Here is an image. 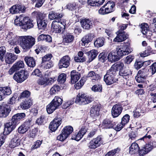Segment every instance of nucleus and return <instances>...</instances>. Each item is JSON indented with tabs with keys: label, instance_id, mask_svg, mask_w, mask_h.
<instances>
[{
	"label": "nucleus",
	"instance_id": "nucleus-1",
	"mask_svg": "<svg viewBox=\"0 0 156 156\" xmlns=\"http://www.w3.org/2000/svg\"><path fill=\"white\" fill-rule=\"evenodd\" d=\"M130 44L128 42H124L117 46L116 50H112L107 56L106 52H103L98 56L99 61L105 62L107 59L112 62H115L119 60L124 55H127L131 52Z\"/></svg>",
	"mask_w": 156,
	"mask_h": 156
},
{
	"label": "nucleus",
	"instance_id": "nucleus-14",
	"mask_svg": "<svg viewBox=\"0 0 156 156\" xmlns=\"http://www.w3.org/2000/svg\"><path fill=\"white\" fill-rule=\"evenodd\" d=\"M101 105L98 103H95L90 108V115L93 119H95L100 115Z\"/></svg>",
	"mask_w": 156,
	"mask_h": 156
},
{
	"label": "nucleus",
	"instance_id": "nucleus-28",
	"mask_svg": "<svg viewBox=\"0 0 156 156\" xmlns=\"http://www.w3.org/2000/svg\"><path fill=\"white\" fill-rule=\"evenodd\" d=\"M94 37V35L92 33H89L86 35L81 39V45L84 46L86 44H87L91 42Z\"/></svg>",
	"mask_w": 156,
	"mask_h": 156
},
{
	"label": "nucleus",
	"instance_id": "nucleus-32",
	"mask_svg": "<svg viewBox=\"0 0 156 156\" xmlns=\"http://www.w3.org/2000/svg\"><path fill=\"white\" fill-rule=\"evenodd\" d=\"M80 23L81 26L84 29L88 30L93 27L92 22L89 19L81 20Z\"/></svg>",
	"mask_w": 156,
	"mask_h": 156
},
{
	"label": "nucleus",
	"instance_id": "nucleus-61",
	"mask_svg": "<svg viewBox=\"0 0 156 156\" xmlns=\"http://www.w3.org/2000/svg\"><path fill=\"white\" fill-rule=\"evenodd\" d=\"M140 26L141 29V32L142 34L144 33L145 30H147L149 28L148 24L146 23H141Z\"/></svg>",
	"mask_w": 156,
	"mask_h": 156
},
{
	"label": "nucleus",
	"instance_id": "nucleus-53",
	"mask_svg": "<svg viewBox=\"0 0 156 156\" xmlns=\"http://www.w3.org/2000/svg\"><path fill=\"white\" fill-rule=\"evenodd\" d=\"M31 1L32 4L36 3L35 7L37 8L41 7L45 2V0H31Z\"/></svg>",
	"mask_w": 156,
	"mask_h": 156
},
{
	"label": "nucleus",
	"instance_id": "nucleus-3",
	"mask_svg": "<svg viewBox=\"0 0 156 156\" xmlns=\"http://www.w3.org/2000/svg\"><path fill=\"white\" fill-rule=\"evenodd\" d=\"M147 135V134H146L142 138L138 140L139 144H140V143L142 144H146L144 145L139 147V149L137 152V154H138L139 156H144L148 153L153 148L156 147L154 145V143H155V142H149L148 143H146V142L147 141V138L150 139L151 137L150 135Z\"/></svg>",
	"mask_w": 156,
	"mask_h": 156
},
{
	"label": "nucleus",
	"instance_id": "nucleus-44",
	"mask_svg": "<svg viewBox=\"0 0 156 156\" xmlns=\"http://www.w3.org/2000/svg\"><path fill=\"white\" fill-rule=\"evenodd\" d=\"M21 140L11 139L9 144V147L13 148L19 146L20 145Z\"/></svg>",
	"mask_w": 156,
	"mask_h": 156
},
{
	"label": "nucleus",
	"instance_id": "nucleus-38",
	"mask_svg": "<svg viewBox=\"0 0 156 156\" xmlns=\"http://www.w3.org/2000/svg\"><path fill=\"white\" fill-rule=\"evenodd\" d=\"M139 147L137 143H133L129 147V153L131 154H137Z\"/></svg>",
	"mask_w": 156,
	"mask_h": 156
},
{
	"label": "nucleus",
	"instance_id": "nucleus-40",
	"mask_svg": "<svg viewBox=\"0 0 156 156\" xmlns=\"http://www.w3.org/2000/svg\"><path fill=\"white\" fill-rule=\"evenodd\" d=\"M105 0H87L88 5L91 6H99L102 5Z\"/></svg>",
	"mask_w": 156,
	"mask_h": 156
},
{
	"label": "nucleus",
	"instance_id": "nucleus-31",
	"mask_svg": "<svg viewBox=\"0 0 156 156\" xmlns=\"http://www.w3.org/2000/svg\"><path fill=\"white\" fill-rule=\"evenodd\" d=\"M20 37H16L12 32H9L7 35V38L8 39L9 42L11 45L12 43V44H16L17 42H20V40H18V38Z\"/></svg>",
	"mask_w": 156,
	"mask_h": 156
},
{
	"label": "nucleus",
	"instance_id": "nucleus-51",
	"mask_svg": "<svg viewBox=\"0 0 156 156\" xmlns=\"http://www.w3.org/2000/svg\"><path fill=\"white\" fill-rule=\"evenodd\" d=\"M45 117L44 115H41L36 121V123L39 126L43 125L45 122Z\"/></svg>",
	"mask_w": 156,
	"mask_h": 156
},
{
	"label": "nucleus",
	"instance_id": "nucleus-57",
	"mask_svg": "<svg viewBox=\"0 0 156 156\" xmlns=\"http://www.w3.org/2000/svg\"><path fill=\"white\" fill-rule=\"evenodd\" d=\"M6 53V48L5 46H2L0 47V59L3 61Z\"/></svg>",
	"mask_w": 156,
	"mask_h": 156
},
{
	"label": "nucleus",
	"instance_id": "nucleus-30",
	"mask_svg": "<svg viewBox=\"0 0 156 156\" xmlns=\"http://www.w3.org/2000/svg\"><path fill=\"white\" fill-rule=\"evenodd\" d=\"M63 15L62 13L56 12L55 11H51L48 14V17L51 20H54V21H57L58 22L61 21V18Z\"/></svg>",
	"mask_w": 156,
	"mask_h": 156
},
{
	"label": "nucleus",
	"instance_id": "nucleus-10",
	"mask_svg": "<svg viewBox=\"0 0 156 156\" xmlns=\"http://www.w3.org/2000/svg\"><path fill=\"white\" fill-rule=\"evenodd\" d=\"M115 2L111 1H109L99 9V14L104 15L113 12L114 10V8L115 5Z\"/></svg>",
	"mask_w": 156,
	"mask_h": 156
},
{
	"label": "nucleus",
	"instance_id": "nucleus-59",
	"mask_svg": "<svg viewBox=\"0 0 156 156\" xmlns=\"http://www.w3.org/2000/svg\"><path fill=\"white\" fill-rule=\"evenodd\" d=\"M130 119V116L128 114H126L124 115L121 119V123H123L125 125L129 122Z\"/></svg>",
	"mask_w": 156,
	"mask_h": 156
},
{
	"label": "nucleus",
	"instance_id": "nucleus-41",
	"mask_svg": "<svg viewBox=\"0 0 156 156\" xmlns=\"http://www.w3.org/2000/svg\"><path fill=\"white\" fill-rule=\"evenodd\" d=\"M152 48L150 46L145 48L144 51L140 53V56L141 57H144L149 55L152 53Z\"/></svg>",
	"mask_w": 156,
	"mask_h": 156
},
{
	"label": "nucleus",
	"instance_id": "nucleus-15",
	"mask_svg": "<svg viewBox=\"0 0 156 156\" xmlns=\"http://www.w3.org/2000/svg\"><path fill=\"white\" fill-rule=\"evenodd\" d=\"M62 118L58 116L55 117L49 124V129H50V133L55 132L58 129L62 123Z\"/></svg>",
	"mask_w": 156,
	"mask_h": 156
},
{
	"label": "nucleus",
	"instance_id": "nucleus-50",
	"mask_svg": "<svg viewBox=\"0 0 156 156\" xmlns=\"http://www.w3.org/2000/svg\"><path fill=\"white\" fill-rule=\"evenodd\" d=\"M143 61L139 59H136L134 66L135 68L138 70L144 66Z\"/></svg>",
	"mask_w": 156,
	"mask_h": 156
},
{
	"label": "nucleus",
	"instance_id": "nucleus-34",
	"mask_svg": "<svg viewBox=\"0 0 156 156\" xmlns=\"http://www.w3.org/2000/svg\"><path fill=\"white\" fill-rule=\"evenodd\" d=\"M106 42V39L104 37H99L97 38L94 42L95 47L99 48L104 46Z\"/></svg>",
	"mask_w": 156,
	"mask_h": 156
},
{
	"label": "nucleus",
	"instance_id": "nucleus-33",
	"mask_svg": "<svg viewBox=\"0 0 156 156\" xmlns=\"http://www.w3.org/2000/svg\"><path fill=\"white\" fill-rule=\"evenodd\" d=\"M32 15L36 18L37 21L46 19V14L39 11H35L32 12Z\"/></svg>",
	"mask_w": 156,
	"mask_h": 156
},
{
	"label": "nucleus",
	"instance_id": "nucleus-56",
	"mask_svg": "<svg viewBox=\"0 0 156 156\" xmlns=\"http://www.w3.org/2000/svg\"><path fill=\"white\" fill-rule=\"evenodd\" d=\"M30 94L31 93L29 91L25 90L21 93L19 98L20 99L24 98H26L27 99H29L28 98L30 97Z\"/></svg>",
	"mask_w": 156,
	"mask_h": 156
},
{
	"label": "nucleus",
	"instance_id": "nucleus-13",
	"mask_svg": "<svg viewBox=\"0 0 156 156\" xmlns=\"http://www.w3.org/2000/svg\"><path fill=\"white\" fill-rule=\"evenodd\" d=\"M103 142L101 135H98L94 138L88 144V146L90 149H95L103 144Z\"/></svg>",
	"mask_w": 156,
	"mask_h": 156
},
{
	"label": "nucleus",
	"instance_id": "nucleus-47",
	"mask_svg": "<svg viewBox=\"0 0 156 156\" xmlns=\"http://www.w3.org/2000/svg\"><path fill=\"white\" fill-rule=\"evenodd\" d=\"M91 89L95 92H101L102 91V86L100 83L95 84L92 87Z\"/></svg>",
	"mask_w": 156,
	"mask_h": 156
},
{
	"label": "nucleus",
	"instance_id": "nucleus-12",
	"mask_svg": "<svg viewBox=\"0 0 156 156\" xmlns=\"http://www.w3.org/2000/svg\"><path fill=\"white\" fill-rule=\"evenodd\" d=\"M29 74L27 70L22 69L16 72L13 76V79L18 83H21L27 79Z\"/></svg>",
	"mask_w": 156,
	"mask_h": 156
},
{
	"label": "nucleus",
	"instance_id": "nucleus-63",
	"mask_svg": "<svg viewBox=\"0 0 156 156\" xmlns=\"http://www.w3.org/2000/svg\"><path fill=\"white\" fill-rule=\"evenodd\" d=\"M137 135V132L136 130L132 131L129 133V136L132 140H135Z\"/></svg>",
	"mask_w": 156,
	"mask_h": 156
},
{
	"label": "nucleus",
	"instance_id": "nucleus-43",
	"mask_svg": "<svg viewBox=\"0 0 156 156\" xmlns=\"http://www.w3.org/2000/svg\"><path fill=\"white\" fill-rule=\"evenodd\" d=\"M63 101L62 98L58 96H55L51 101L58 108L62 104Z\"/></svg>",
	"mask_w": 156,
	"mask_h": 156
},
{
	"label": "nucleus",
	"instance_id": "nucleus-16",
	"mask_svg": "<svg viewBox=\"0 0 156 156\" xmlns=\"http://www.w3.org/2000/svg\"><path fill=\"white\" fill-rule=\"evenodd\" d=\"M31 118L27 119L18 129V131L22 134L25 133L32 126Z\"/></svg>",
	"mask_w": 156,
	"mask_h": 156
},
{
	"label": "nucleus",
	"instance_id": "nucleus-24",
	"mask_svg": "<svg viewBox=\"0 0 156 156\" xmlns=\"http://www.w3.org/2000/svg\"><path fill=\"white\" fill-rule=\"evenodd\" d=\"M12 93L11 88L9 87H0V101L3 100L5 97Z\"/></svg>",
	"mask_w": 156,
	"mask_h": 156
},
{
	"label": "nucleus",
	"instance_id": "nucleus-11",
	"mask_svg": "<svg viewBox=\"0 0 156 156\" xmlns=\"http://www.w3.org/2000/svg\"><path fill=\"white\" fill-rule=\"evenodd\" d=\"M73 130V127L70 126H65L62 130L61 133L57 137V139L62 142L66 139Z\"/></svg>",
	"mask_w": 156,
	"mask_h": 156
},
{
	"label": "nucleus",
	"instance_id": "nucleus-37",
	"mask_svg": "<svg viewBox=\"0 0 156 156\" xmlns=\"http://www.w3.org/2000/svg\"><path fill=\"white\" fill-rule=\"evenodd\" d=\"M98 54V51L95 49H92L87 52L89 62H91L94 59L96 58Z\"/></svg>",
	"mask_w": 156,
	"mask_h": 156
},
{
	"label": "nucleus",
	"instance_id": "nucleus-64",
	"mask_svg": "<svg viewBox=\"0 0 156 156\" xmlns=\"http://www.w3.org/2000/svg\"><path fill=\"white\" fill-rule=\"evenodd\" d=\"M125 126V125L123 123H122L121 122L118 123L117 126L114 127L113 129H114L115 130L117 131H119L121 130Z\"/></svg>",
	"mask_w": 156,
	"mask_h": 156
},
{
	"label": "nucleus",
	"instance_id": "nucleus-5",
	"mask_svg": "<svg viewBox=\"0 0 156 156\" xmlns=\"http://www.w3.org/2000/svg\"><path fill=\"white\" fill-rule=\"evenodd\" d=\"M16 100L10 98L7 103L3 102L0 104V118H6L8 116Z\"/></svg>",
	"mask_w": 156,
	"mask_h": 156
},
{
	"label": "nucleus",
	"instance_id": "nucleus-18",
	"mask_svg": "<svg viewBox=\"0 0 156 156\" xmlns=\"http://www.w3.org/2000/svg\"><path fill=\"white\" fill-rule=\"evenodd\" d=\"M116 123L111 118H107L104 119L101 124V127L104 129H113Z\"/></svg>",
	"mask_w": 156,
	"mask_h": 156
},
{
	"label": "nucleus",
	"instance_id": "nucleus-48",
	"mask_svg": "<svg viewBox=\"0 0 156 156\" xmlns=\"http://www.w3.org/2000/svg\"><path fill=\"white\" fill-rule=\"evenodd\" d=\"M84 76L81 79L80 81L76 83L74 86L75 88L76 89H79L83 85L85 82L87 80V79L84 78Z\"/></svg>",
	"mask_w": 156,
	"mask_h": 156
},
{
	"label": "nucleus",
	"instance_id": "nucleus-55",
	"mask_svg": "<svg viewBox=\"0 0 156 156\" xmlns=\"http://www.w3.org/2000/svg\"><path fill=\"white\" fill-rule=\"evenodd\" d=\"M52 57H53V55L51 54H47L42 57L41 64H43L51 60Z\"/></svg>",
	"mask_w": 156,
	"mask_h": 156
},
{
	"label": "nucleus",
	"instance_id": "nucleus-35",
	"mask_svg": "<svg viewBox=\"0 0 156 156\" xmlns=\"http://www.w3.org/2000/svg\"><path fill=\"white\" fill-rule=\"evenodd\" d=\"M71 82L72 83L74 84L76 82L80 77V74L75 70H73L71 72Z\"/></svg>",
	"mask_w": 156,
	"mask_h": 156
},
{
	"label": "nucleus",
	"instance_id": "nucleus-26",
	"mask_svg": "<svg viewBox=\"0 0 156 156\" xmlns=\"http://www.w3.org/2000/svg\"><path fill=\"white\" fill-rule=\"evenodd\" d=\"M51 29L53 32L55 33H60L63 34L64 32L63 30L61 29V25L60 24V22L53 21L51 24Z\"/></svg>",
	"mask_w": 156,
	"mask_h": 156
},
{
	"label": "nucleus",
	"instance_id": "nucleus-62",
	"mask_svg": "<svg viewBox=\"0 0 156 156\" xmlns=\"http://www.w3.org/2000/svg\"><path fill=\"white\" fill-rule=\"evenodd\" d=\"M74 103V101L71 100L69 101L64 103L62 105V107L63 109H66Z\"/></svg>",
	"mask_w": 156,
	"mask_h": 156
},
{
	"label": "nucleus",
	"instance_id": "nucleus-21",
	"mask_svg": "<svg viewBox=\"0 0 156 156\" xmlns=\"http://www.w3.org/2000/svg\"><path fill=\"white\" fill-rule=\"evenodd\" d=\"M26 8L23 5L16 4L13 5L9 9V12L12 14H15L18 13L24 12Z\"/></svg>",
	"mask_w": 156,
	"mask_h": 156
},
{
	"label": "nucleus",
	"instance_id": "nucleus-49",
	"mask_svg": "<svg viewBox=\"0 0 156 156\" xmlns=\"http://www.w3.org/2000/svg\"><path fill=\"white\" fill-rule=\"evenodd\" d=\"M61 89V87L57 84L54 85L51 89L50 93L51 95L57 93Z\"/></svg>",
	"mask_w": 156,
	"mask_h": 156
},
{
	"label": "nucleus",
	"instance_id": "nucleus-42",
	"mask_svg": "<svg viewBox=\"0 0 156 156\" xmlns=\"http://www.w3.org/2000/svg\"><path fill=\"white\" fill-rule=\"evenodd\" d=\"M57 107L51 101L46 106V110L48 114L52 113Z\"/></svg>",
	"mask_w": 156,
	"mask_h": 156
},
{
	"label": "nucleus",
	"instance_id": "nucleus-2",
	"mask_svg": "<svg viewBox=\"0 0 156 156\" xmlns=\"http://www.w3.org/2000/svg\"><path fill=\"white\" fill-rule=\"evenodd\" d=\"M26 116L24 113H16L12 116L9 122L5 124L3 133L0 135V147L5 143L6 135L13 130L20 122L25 119Z\"/></svg>",
	"mask_w": 156,
	"mask_h": 156
},
{
	"label": "nucleus",
	"instance_id": "nucleus-6",
	"mask_svg": "<svg viewBox=\"0 0 156 156\" xmlns=\"http://www.w3.org/2000/svg\"><path fill=\"white\" fill-rule=\"evenodd\" d=\"M112 66L117 75L119 71V76L123 77L125 79H127L129 76L132 74V71L129 69H126L124 68L123 63L119 62L113 65Z\"/></svg>",
	"mask_w": 156,
	"mask_h": 156
},
{
	"label": "nucleus",
	"instance_id": "nucleus-17",
	"mask_svg": "<svg viewBox=\"0 0 156 156\" xmlns=\"http://www.w3.org/2000/svg\"><path fill=\"white\" fill-rule=\"evenodd\" d=\"M147 69L145 68L142 69L138 71L135 79L137 82L140 83H144L146 81L147 77Z\"/></svg>",
	"mask_w": 156,
	"mask_h": 156
},
{
	"label": "nucleus",
	"instance_id": "nucleus-58",
	"mask_svg": "<svg viewBox=\"0 0 156 156\" xmlns=\"http://www.w3.org/2000/svg\"><path fill=\"white\" fill-rule=\"evenodd\" d=\"M13 65H15V66L18 70H19L20 69L23 68L24 67V64L23 61L21 60L16 62Z\"/></svg>",
	"mask_w": 156,
	"mask_h": 156
},
{
	"label": "nucleus",
	"instance_id": "nucleus-25",
	"mask_svg": "<svg viewBox=\"0 0 156 156\" xmlns=\"http://www.w3.org/2000/svg\"><path fill=\"white\" fill-rule=\"evenodd\" d=\"M118 103L114 105L111 110V114L113 118L118 117L121 113L122 108Z\"/></svg>",
	"mask_w": 156,
	"mask_h": 156
},
{
	"label": "nucleus",
	"instance_id": "nucleus-46",
	"mask_svg": "<svg viewBox=\"0 0 156 156\" xmlns=\"http://www.w3.org/2000/svg\"><path fill=\"white\" fill-rule=\"evenodd\" d=\"M37 132V130L36 129H32L27 133V136L30 139H34L35 137Z\"/></svg>",
	"mask_w": 156,
	"mask_h": 156
},
{
	"label": "nucleus",
	"instance_id": "nucleus-54",
	"mask_svg": "<svg viewBox=\"0 0 156 156\" xmlns=\"http://www.w3.org/2000/svg\"><path fill=\"white\" fill-rule=\"evenodd\" d=\"M66 75L65 73H62L58 76L57 81L60 83H64L66 81Z\"/></svg>",
	"mask_w": 156,
	"mask_h": 156
},
{
	"label": "nucleus",
	"instance_id": "nucleus-27",
	"mask_svg": "<svg viewBox=\"0 0 156 156\" xmlns=\"http://www.w3.org/2000/svg\"><path fill=\"white\" fill-rule=\"evenodd\" d=\"M62 38L63 42L65 44H68L72 43L75 39L74 36L73 34L69 32L65 33Z\"/></svg>",
	"mask_w": 156,
	"mask_h": 156
},
{
	"label": "nucleus",
	"instance_id": "nucleus-20",
	"mask_svg": "<svg viewBox=\"0 0 156 156\" xmlns=\"http://www.w3.org/2000/svg\"><path fill=\"white\" fill-rule=\"evenodd\" d=\"M87 131V127L85 126H83L77 133H76L75 134H73L71 139L74 140L76 141L80 140Z\"/></svg>",
	"mask_w": 156,
	"mask_h": 156
},
{
	"label": "nucleus",
	"instance_id": "nucleus-23",
	"mask_svg": "<svg viewBox=\"0 0 156 156\" xmlns=\"http://www.w3.org/2000/svg\"><path fill=\"white\" fill-rule=\"evenodd\" d=\"M91 78V81L92 82L96 83L98 82L101 79V76L99 74H97L93 71H90L86 76H84V78Z\"/></svg>",
	"mask_w": 156,
	"mask_h": 156
},
{
	"label": "nucleus",
	"instance_id": "nucleus-29",
	"mask_svg": "<svg viewBox=\"0 0 156 156\" xmlns=\"http://www.w3.org/2000/svg\"><path fill=\"white\" fill-rule=\"evenodd\" d=\"M18 56L14 54L7 52L5 56V61L8 64H12L17 58Z\"/></svg>",
	"mask_w": 156,
	"mask_h": 156
},
{
	"label": "nucleus",
	"instance_id": "nucleus-9",
	"mask_svg": "<svg viewBox=\"0 0 156 156\" xmlns=\"http://www.w3.org/2000/svg\"><path fill=\"white\" fill-rule=\"evenodd\" d=\"M93 100L91 97L86 95L85 93H79L76 97L75 102L80 105H85L91 103Z\"/></svg>",
	"mask_w": 156,
	"mask_h": 156
},
{
	"label": "nucleus",
	"instance_id": "nucleus-4",
	"mask_svg": "<svg viewBox=\"0 0 156 156\" xmlns=\"http://www.w3.org/2000/svg\"><path fill=\"white\" fill-rule=\"evenodd\" d=\"M14 23L15 25L21 27L22 29L27 30L33 28L36 22L29 17L20 16L15 20Z\"/></svg>",
	"mask_w": 156,
	"mask_h": 156
},
{
	"label": "nucleus",
	"instance_id": "nucleus-39",
	"mask_svg": "<svg viewBox=\"0 0 156 156\" xmlns=\"http://www.w3.org/2000/svg\"><path fill=\"white\" fill-rule=\"evenodd\" d=\"M32 105L31 100L29 99H26L20 104V106L22 109L25 110L29 108Z\"/></svg>",
	"mask_w": 156,
	"mask_h": 156
},
{
	"label": "nucleus",
	"instance_id": "nucleus-45",
	"mask_svg": "<svg viewBox=\"0 0 156 156\" xmlns=\"http://www.w3.org/2000/svg\"><path fill=\"white\" fill-rule=\"evenodd\" d=\"M38 28L39 29H44L46 27L47 21L46 19L37 21Z\"/></svg>",
	"mask_w": 156,
	"mask_h": 156
},
{
	"label": "nucleus",
	"instance_id": "nucleus-36",
	"mask_svg": "<svg viewBox=\"0 0 156 156\" xmlns=\"http://www.w3.org/2000/svg\"><path fill=\"white\" fill-rule=\"evenodd\" d=\"M24 60L29 67L33 68L36 65V61L33 57L27 56L25 57Z\"/></svg>",
	"mask_w": 156,
	"mask_h": 156
},
{
	"label": "nucleus",
	"instance_id": "nucleus-22",
	"mask_svg": "<svg viewBox=\"0 0 156 156\" xmlns=\"http://www.w3.org/2000/svg\"><path fill=\"white\" fill-rule=\"evenodd\" d=\"M116 36L113 40V41L115 42H123L129 38V34L126 32H121L117 31L116 32Z\"/></svg>",
	"mask_w": 156,
	"mask_h": 156
},
{
	"label": "nucleus",
	"instance_id": "nucleus-7",
	"mask_svg": "<svg viewBox=\"0 0 156 156\" xmlns=\"http://www.w3.org/2000/svg\"><path fill=\"white\" fill-rule=\"evenodd\" d=\"M18 40L20 42L22 43V47L25 51L31 48L35 42V39L30 36L20 37Z\"/></svg>",
	"mask_w": 156,
	"mask_h": 156
},
{
	"label": "nucleus",
	"instance_id": "nucleus-60",
	"mask_svg": "<svg viewBox=\"0 0 156 156\" xmlns=\"http://www.w3.org/2000/svg\"><path fill=\"white\" fill-rule=\"evenodd\" d=\"M67 9L71 11H74L76 9V4L74 2L72 3H69L66 6Z\"/></svg>",
	"mask_w": 156,
	"mask_h": 156
},
{
	"label": "nucleus",
	"instance_id": "nucleus-52",
	"mask_svg": "<svg viewBox=\"0 0 156 156\" xmlns=\"http://www.w3.org/2000/svg\"><path fill=\"white\" fill-rule=\"evenodd\" d=\"M120 150V149L118 148L112 150L107 152L105 156H115V154L118 153Z\"/></svg>",
	"mask_w": 156,
	"mask_h": 156
},
{
	"label": "nucleus",
	"instance_id": "nucleus-19",
	"mask_svg": "<svg viewBox=\"0 0 156 156\" xmlns=\"http://www.w3.org/2000/svg\"><path fill=\"white\" fill-rule=\"evenodd\" d=\"M70 58L69 55L63 56L59 61L58 65L59 69L67 68L70 64Z\"/></svg>",
	"mask_w": 156,
	"mask_h": 156
},
{
	"label": "nucleus",
	"instance_id": "nucleus-8",
	"mask_svg": "<svg viewBox=\"0 0 156 156\" xmlns=\"http://www.w3.org/2000/svg\"><path fill=\"white\" fill-rule=\"evenodd\" d=\"M115 72L112 66L107 71L104 77V81L107 85H111L118 81V79L115 78L116 75Z\"/></svg>",
	"mask_w": 156,
	"mask_h": 156
}]
</instances>
